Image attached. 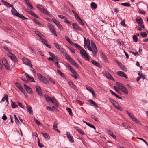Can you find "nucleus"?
Returning <instances> with one entry per match:
<instances>
[{
  "mask_svg": "<svg viewBox=\"0 0 148 148\" xmlns=\"http://www.w3.org/2000/svg\"><path fill=\"white\" fill-rule=\"evenodd\" d=\"M73 45L75 46L77 49L79 50L80 53L82 55V57L84 59L89 61V56L85 51L77 43H74Z\"/></svg>",
  "mask_w": 148,
  "mask_h": 148,
  "instance_id": "f257e3e1",
  "label": "nucleus"
},
{
  "mask_svg": "<svg viewBox=\"0 0 148 148\" xmlns=\"http://www.w3.org/2000/svg\"><path fill=\"white\" fill-rule=\"evenodd\" d=\"M11 12L12 14L20 18L23 20L27 19V18L25 17L23 15L20 14L15 9L14 7H12V9L11 10Z\"/></svg>",
  "mask_w": 148,
  "mask_h": 148,
  "instance_id": "f03ea898",
  "label": "nucleus"
},
{
  "mask_svg": "<svg viewBox=\"0 0 148 148\" xmlns=\"http://www.w3.org/2000/svg\"><path fill=\"white\" fill-rule=\"evenodd\" d=\"M36 7L38 8L40 11L42 12L43 13L47 15H48L50 17L51 16V14L48 13V12L45 10V8L42 5L40 4H37L36 5Z\"/></svg>",
  "mask_w": 148,
  "mask_h": 148,
  "instance_id": "7ed1b4c3",
  "label": "nucleus"
},
{
  "mask_svg": "<svg viewBox=\"0 0 148 148\" xmlns=\"http://www.w3.org/2000/svg\"><path fill=\"white\" fill-rule=\"evenodd\" d=\"M37 76L39 80L41 82H42L46 84H47L48 81L46 78L40 74L38 73Z\"/></svg>",
  "mask_w": 148,
  "mask_h": 148,
  "instance_id": "20e7f679",
  "label": "nucleus"
},
{
  "mask_svg": "<svg viewBox=\"0 0 148 148\" xmlns=\"http://www.w3.org/2000/svg\"><path fill=\"white\" fill-rule=\"evenodd\" d=\"M91 45L93 49V51H92L93 54L95 56H96L97 55V49L95 43L92 41L91 42Z\"/></svg>",
  "mask_w": 148,
  "mask_h": 148,
  "instance_id": "39448f33",
  "label": "nucleus"
},
{
  "mask_svg": "<svg viewBox=\"0 0 148 148\" xmlns=\"http://www.w3.org/2000/svg\"><path fill=\"white\" fill-rule=\"evenodd\" d=\"M2 62L3 64L4 65L6 69L8 70H9L10 68L9 67L8 62L6 59L5 58H3L2 60Z\"/></svg>",
  "mask_w": 148,
  "mask_h": 148,
  "instance_id": "423d86ee",
  "label": "nucleus"
},
{
  "mask_svg": "<svg viewBox=\"0 0 148 148\" xmlns=\"http://www.w3.org/2000/svg\"><path fill=\"white\" fill-rule=\"evenodd\" d=\"M104 75L108 78L114 81V79L112 77L111 75L107 71H105L104 72Z\"/></svg>",
  "mask_w": 148,
  "mask_h": 148,
  "instance_id": "0eeeda50",
  "label": "nucleus"
},
{
  "mask_svg": "<svg viewBox=\"0 0 148 148\" xmlns=\"http://www.w3.org/2000/svg\"><path fill=\"white\" fill-rule=\"evenodd\" d=\"M126 112L133 121L137 123H138L139 122L138 120L135 118L134 116L131 113H130L128 110H126Z\"/></svg>",
  "mask_w": 148,
  "mask_h": 148,
  "instance_id": "6e6552de",
  "label": "nucleus"
},
{
  "mask_svg": "<svg viewBox=\"0 0 148 148\" xmlns=\"http://www.w3.org/2000/svg\"><path fill=\"white\" fill-rule=\"evenodd\" d=\"M49 29L51 31V32L53 33L56 36H57V35L56 33L55 30L54 29V27L51 24H48V25Z\"/></svg>",
  "mask_w": 148,
  "mask_h": 148,
  "instance_id": "1a4fd4ad",
  "label": "nucleus"
},
{
  "mask_svg": "<svg viewBox=\"0 0 148 148\" xmlns=\"http://www.w3.org/2000/svg\"><path fill=\"white\" fill-rule=\"evenodd\" d=\"M68 60L74 66L77 68H79V66L75 62L74 60L71 57H70Z\"/></svg>",
  "mask_w": 148,
  "mask_h": 148,
  "instance_id": "9d476101",
  "label": "nucleus"
},
{
  "mask_svg": "<svg viewBox=\"0 0 148 148\" xmlns=\"http://www.w3.org/2000/svg\"><path fill=\"white\" fill-rule=\"evenodd\" d=\"M8 56L14 62H16L17 60L16 58V56L12 53H9L8 54Z\"/></svg>",
  "mask_w": 148,
  "mask_h": 148,
  "instance_id": "9b49d317",
  "label": "nucleus"
},
{
  "mask_svg": "<svg viewBox=\"0 0 148 148\" xmlns=\"http://www.w3.org/2000/svg\"><path fill=\"white\" fill-rule=\"evenodd\" d=\"M23 61L25 64L29 66L30 67H32V65L31 63V62L28 59L24 58H23Z\"/></svg>",
  "mask_w": 148,
  "mask_h": 148,
  "instance_id": "f8f14e48",
  "label": "nucleus"
},
{
  "mask_svg": "<svg viewBox=\"0 0 148 148\" xmlns=\"http://www.w3.org/2000/svg\"><path fill=\"white\" fill-rule=\"evenodd\" d=\"M73 29L76 30H80L82 31L81 28L76 23H73L72 24Z\"/></svg>",
  "mask_w": 148,
  "mask_h": 148,
  "instance_id": "ddd939ff",
  "label": "nucleus"
},
{
  "mask_svg": "<svg viewBox=\"0 0 148 148\" xmlns=\"http://www.w3.org/2000/svg\"><path fill=\"white\" fill-rule=\"evenodd\" d=\"M66 133L67 138H68L69 140L71 143L74 142V140L73 137L70 134V133L69 132H66Z\"/></svg>",
  "mask_w": 148,
  "mask_h": 148,
  "instance_id": "4468645a",
  "label": "nucleus"
},
{
  "mask_svg": "<svg viewBox=\"0 0 148 148\" xmlns=\"http://www.w3.org/2000/svg\"><path fill=\"white\" fill-rule=\"evenodd\" d=\"M54 45L56 48L62 53H63L64 49L62 48H61L60 46L57 43H54Z\"/></svg>",
  "mask_w": 148,
  "mask_h": 148,
  "instance_id": "2eb2a0df",
  "label": "nucleus"
},
{
  "mask_svg": "<svg viewBox=\"0 0 148 148\" xmlns=\"http://www.w3.org/2000/svg\"><path fill=\"white\" fill-rule=\"evenodd\" d=\"M37 92L40 96L42 95V91L40 87L38 85H36L35 87Z\"/></svg>",
  "mask_w": 148,
  "mask_h": 148,
  "instance_id": "dca6fc26",
  "label": "nucleus"
},
{
  "mask_svg": "<svg viewBox=\"0 0 148 148\" xmlns=\"http://www.w3.org/2000/svg\"><path fill=\"white\" fill-rule=\"evenodd\" d=\"M117 74L119 76L123 77L126 79H127L128 77L125 73L122 71H118L117 72Z\"/></svg>",
  "mask_w": 148,
  "mask_h": 148,
  "instance_id": "f3484780",
  "label": "nucleus"
},
{
  "mask_svg": "<svg viewBox=\"0 0 148 148\" xmlns=\"http://www.w3.org/2000/svg\"><path fill=\"white\" fill-rule=\"evenodd\" d=\"M24 86L25 89L27 93H32V90L31 88L29 87L25 84L24 85Z\"/></svg>",
  "mask_w": 148,
  "mask_h": 148,
  "instance_id": "a211bd4d",
  "label": "nucleus"
},
{
  "mask_svg": "<svg viewBox=\"0 0 148 148\" xmlns=\"http://www.w3.org/2000/svg\"><path fill=\"white\" fill-rule=\"evenodd\" d=\"M1 2L4 5L6 6L8 8L11 7L12 8L13 7V6L9 3L8 2L3 0H1Z\"/></svg>",
  "mask_w": 148,
  "mask_h": 148,
  "instance_id": "6ab92c4d",
  "label": "nucleus"
},
{
  "mask_svg": "<svg viewBox=\"0 0 148 148\" xmlns=\"http://www.w3.org/2000/svg\"><path fill=\"white\" fill-rule=\"evenodd\" d=\"M109 99L116 108L119 105V104L113 99L110 98Z\"/></svg>",
  "mask_w": 148,
  "mask_h": 148,
  "instance_id": "aec40b11",
  "label": "nucleus"
},
{
  "mask_svg": "<svg viewBox=\"0 0 148 148\" xmlns=\"http://www.w3.org/2000/svg\"><path fill=\"white\" fill-rule=\"evenodd\" d=\"M68 84L71 88L74 90H77V87L73 83L69 81L68 82Z\"/></svg>",
  "mask_w": 148,
  "mask_h": 148,
  "instance_id": "412c9836",
  "label": "nucleus"
},
{
  "mask_svg": "<svg viewBox=\"0 0 148 148\" xmlns=\"http://www.w3.org/2000/svg\"><path fill=\"white\" fill-rule=\"evenodd\" d=\"M86 88L87 89V90H88L89 91L91 92L93 97L95 96V92L93 90L92 88L91 87H89L88 86H87L86 87Z\"/></svg>",
  "mask_w": 148,
  "mask_h": 148,
  "instance_id": "4be33fe9",
  "label": "nucleus"
},
{
  "mask_svg": "<svg viewBox=\"0 0 148 148\" xmlns=\"http://www.w3.org/2000/svg\"><path fill=\"white\" fill-rule=\"evenodd\" d=\"M120 90L123 92L125 93L127 95L128 93L127 89L126 88L123 86Z\"/></svg>",
  "mask_w": 148,
  "mask_h": 148,
  "instance_id": "5701e85b",
  "label": "nucleus"
},
{
  "mask_svg": "<svg viewBox=\"0 0 148 148\" xmlns=\"http://www.w3.org/2000/svg\"><path fill=\"white\" fill-rule=\"evenodd\" d=\"M25 75L26 76V77L28 78V79L30 80V81L32 82H35V81L34 79V78L32 77H30L29 76V75L26 73H25Z\"/></svg>",
  "mask_w": 148,
  "mask_h": 148,
  "instance_id": "b1692460",
  "label": "nucleus"
},
{
  "mask_svg": "<svg viewBox=\"0 0 148 148\" xmlns=\"http://www.w3.org/2000/svg\"><path fill=\"white\" fill-rule=\"evenodd\" d=\"M27 111L30 114H33V112L32 108L30 106H28L26 107Z\"/></svg>",
  "mask_w": 148,
  "mask_h": 148,
  "instance_id": "393cba45",
  "label": "nucleus"
},
{
  "mask_svg": "<svg viewBox=\"0 0 148 148\" xmlns=\"http://www.w3.org/2000/svg\"><path fill=\"white\" fill-rule=\"evenodd\" d=\"M74 128L77 131H78L79 133H80L82 135H85V134L79 128V127H74Z\"/></svg>",
  "mask_w": 148,
  "mask_h": 148,
  "instance_id": "a878e982",
  "label": "nucleus"
},
{
  "mask_svg": "<svg viewBox=\"0 0 148 148\" xmlns=\"http://www.w3.org/2000/svg\"><path fill=\"white\" fill-rule=\"evenodd\" d=\"M87 40H88V43H87L88 45L86 46L87 48L89 50H90V51L92 52V51H93V50L91 48V47L90 46V42L89 40L88 39H87Z\"/></svg>",
  "mask_w": 148,
  "mask_h": 148,
  "instance_id": "bb28decb",
  "label": "nucleus"
},
{
  "mask_svg": "<svg viewBox=\"0 0 148 148\" xmlns=\"http://www.w3.org/2000/svg\"><path fill=\"white\" fill-rule=\"evenodd\" d=\"M107 132L109 135L112 136V137L114 138H116V136L110 130H107Z\"/></svg>",
  "mask_w": 148,
  "mask_h": 148,
  "instance_id": "cd10ccee",
  "label": "nucleus"
},
{
  "mask_svg": "<svg viewBox=\"0 0 148 148\" xmlns=\"http://www.w3.org/2000/svg\"><path fill=\"white\" fill-rule=\"evenodd\" d=\"M77 21L79 23L81 24L82 25H84V24L82 20L80 19L79 17V16L77 17L76 18Z\"/></svg>",
  "mask_w": 148,
  "mask_h": 148,
  "instance_id": "c85d7f7f",
  "label": "nucleus"
},
{
  "mask_svg": "<svg viewBox=\"0 0 148 148\" xmlns=\"http://www.w3.org/2000/svg\"><path fill=\"white\" fill-rule=\"evenodd\" d=\"M42 134L45 138L46 140H49L50 139V137L48 135V134L46 133H43Z\"/></svg>",
  "mask_w": 148,
  "mask_h": 148,
  "instance_id": "c756f323",
  "label": "nucleus"
},
{
  "mask_svg": "<svg viewBox=\"0 0 148 148\" xmlns=\"http://www.w3.org/2000/svg\"><path fill=\"white\" fill-rule=\"evenodd\" d=\"M28 12L29 13V14H31L32 16H33L34 17H36L37 18H38V17L37 16V15L32 11H28Z\"/></svg>",
  "mask_w": 148,
  "mask_h": 148,
  "instance_id": "7c9ffc66",
  "label": "nucleus"
},
{
  "mask_svg": "<svg viewBox=\"0 0 148 148\" xmlns=\"http://www.w3.org/2000/svg\"><path fill=\"white\" fill-rule=\"evenodd\" d=\"M90 5L91 8L92 9H95L97 7V6L96 4L94 2H92Z\"/></svg>",
  "mask_w": 148,
  "mask_h": 148,
  "instance_id": "2f4dec72",
  "label": "nucleus"
},
{
  "mask_svg": "<svg viewBox=\"0 0 148 148\" xmlns=\"http://www.w3.org/2000/svg\"><path fill=\"white\" fill-rule=\"evenodd\" d=\"M65 38L67 41L70 43L71 45H73L74 44V43L70 39L68 36L65 37Z\"/></svg>",
  "mask_w": 148,
  "mask_h": 148,
  "instance_id": "473e14b6",
  "label": "nucleus"
},
{
  "mask_svg": "<svg viewBox=\"0 0 148 148\" xmlns=\"http://www.w3.org/2000/svg\"><path fill=\"white\" fill-rule=\"evenodd\" d=\"M44 97L47 101H52V99L50 98L49 96L45 94L44 95Z\"/></svg>",
  "mask_w": 148,
  "mask_h": 148,
  "instance_id": "72a5a7b5",
  "label": "nucleus"
},
{
  "mask_svg": "<svg viewBox=\"0 0 148 148\" xmlns=\"http://www.w3.org/2000/svg\"><path fill=\"white\" fill-rule=\"evenodd\" d=\"M92 63L97 67L100 66V64L94 60H92L91 61Z\"/></svg>",
  "mask_w": 148,
  "mask_h": 148,
  "instance_id": "f704fd0d",
  "label": "nucleus"
},
{
  "mask_svg": "<svg viewBox=\"0 0 148 148\" xmlns=\"http://www.w3.org/2000/svg\"><path fill=\"white\" fill-rule=\"evenodd\" d=\"M57 71L58 74L60 75L63 78H65V76L64 74L62 73L59 70L57 69Z\"/></svg>",
  "mask_w": 148,
  "mask_h": 148,
  "instance_id": "c9c22d12",
  "label": "nucleus"
},
{
  "mask_svg": "<svg viewBox=\"0 0 148 148\" xmlns=\"http://www.w3.org/2000/svg\"><path fill=\"white\" fill-rule=\"evenodd\" d=\"M66 110L68 111L69 114L70 116H73V114L71 110L69 108H66Z\"/></svg>",
  "mask_w": 148,
  "mask_h": 148,
  "instance_id": "e433bc0d",
  "label": "nucleus"
},
{
  "mask_svg": "<svg viewBox=\"0 0 148 148\" xmlns=\"http://www.w3.org/2000/svg\"><path fill=\"white\" fill-rule=\"evenodd\" d=\"M121 5L127 7H130L131 6V5L130 4V3L128 2L122 3L121 4Z\"/></svg>",
  "mask_w": 148,
  "mask_h": 148,
  "instance_id": "4c0bfd02",
  "label": "nucleus"
},
{
  "mask_svg": "<svg viewBox=\"0 0 148 148\" xmlns=\"http://www.w3.org/2000/svg\"><path fill=\"white\" fill-rule=\"evenodd\" d=\"M51 101L52 103H53L55 105L57 106H58V104L57 103V102L56 100V99L54 98H53V100L52 99V101Z\"/></svg>",
  "mask_w": 148,
  "mask_h": 148,
  "instance_id": "58836bf2",
  "label": "nucleus"
},
{
  "mask_svg": "<svg viewBox=\"0 0 148 148\" xmlns=\"http://www.w3.org/2000/svg\"><path fill=\"white\" fill-rule=\"evenodd\" d=\"M136 21L138 24L142 23L143 21L142 19L140 18H136Z\"/></svg>",
  "mask_w": 148,
  "mask_h": 148,
  "instance_id": "ea45409f",
  "label": "nucleus"
},
{
  "mask_svg": "<svg viewBox=\"0 0 148 148\" xmlns=\"http://www.w3.org/2000/svg\"><path fill=\"white\" fill-rule=\"evenodd\" d=\"M11 106L12 108H15L17 107V105L16 104H15V103L12 101V100L11 101Z\"/></svg>",
  "mask_w": 148,
  "mask_h": 148,
  "instance_id": "a19ab883",
  "label": "nucleus"
},
{
  "mask_svg": "<svg viewBox=\"0 0 148 148\" xmlns=\"http://www.w3.org/2000/svg\"><path fill=\"white\" fill-rule=\"evenodd\" d=\"M140 35L142 37H146L147 36V34L145 32H142L140 33Z\"/></svg>",
  "mask_w": 148,
  "mask_h": 148,
  "instance_id": "79ce46f5",
  "label": "nucleus"
},
{
  "mask_svg": "<svg viewBox=\"0 0 148 148\" xmlns=\"http://www.w3.org/2000/svg\"><path fill=\"white\" fill-rule=\"evenodd\" d=\"M116 85L120 89L123 86V85L122 84L118 82L116 83Z\"/></svg>",
  "mask_w": 148,
  "mask_h": 148,
  "instance_id": "37998d69",
  "label": "nucleus"
},
{
  "mask_svg": "<svg viewBox=\"0 0 148 148\" xmlns=\"http://www.w3.org/2000/svg\"><path fill=\"white\" fill-rule=\"evenodd\" d=\"M57 26L60 30L62 31L64 30V28L62 26L60 23L57 25Z\"/></svg>",
  "mask_w": 148,
  "mask_h": 148,
  "instance_id": "c03bdc74",
  "label": "nucleus"
},
{
  "mask_svg": "<svg viewBox=\"0 0 148 148\" xmlns=\"http://www.w3.org/2000/svg\"><path fill=\"white\" fill-rule=\"evenodd\" d=\"M52 21H53L54 23L56 24V25L57 26L58 24L60 23V22L58 21L57 20H56V19H52Z\"/></svg>",
  "mask_w": 148,
  "mask_h": 148,
  "instance_id": "a18cd8bd",
  "label": "nucleus"
},
{
  "mask_svg": "<svg viewBox=\"0 0 148 148\" xmlns=\"http://www.w3.org/2000/svg\"><path fill=\"white\" fill-rule=\"evenodd\" d=\"M133 40L134 42H137L138 38L135 35H134L133 36Z\"/></svg>",
  "mask_w": 148,
  "mask_h": 148,
  "instance_id": "49530a36",
  "label": "nucleus"
},
{
  "mask_svg": "<svg viewBox=\"0 0 148 148\" xmlns=\"http://www.w3.org/2000/svg\"><path fill=\"white\" fill-rule=\"evenodd\" d=\"M14 117L15 122L16 124H18V123H20L18 120V119L17 118L16 116L15 115H14Z\"/></svg>",
  "mask_w": 148,
  "mask_h": 148,
  "instance_id": "de8ad7c7",
  "label": "nucleus"
},
{
  "mask_svg": "<svg viewBox=\"0 0 148 148\" xmlns=\"http://www.w3.org/2000/svg\"><path fill=\"white\" fill-rule=\"evenodd\" d=\"M15 85L19 89V90L20 89L22 88L21 85L17 82H16L15 83Z\"/></svg>",
  "mask_w": 148,
  "mask_h": 148,
  "instance_id": "09e8293b",
  "label": "nucleus"
},
{
  "mask_svg": "<svg viewBox=\"0 0 148 148\" xmlns=\"http://www.w3.org/2000/svg\"><path fill=\"white\" fill-rule=\"evenodd\" d=\"M138 75L140 76L143 79H145V75L140 74V73H138Z\"/></svg>",
  "mask_w": 148,
  "mask_h": 148,
  "instance_id": "8fccbe9b",
  "label": "nucleus"
},
{
  "mask_svg": "<svg viewBox=\"0 0 148 148\" xmlns=\"http://www.w3.org/2000/svg\"><path fill=\"white\" fill-rule=\"evenodd\" d=\"M34 120L35 121L36 123L38 125H41V123H40L38 121V120H37L35 118H34Z\"/></svg>",
  "mask_w": 148,
  "mask_h": 148,
  "instance_id": "3c124183",
  "label": "nucleus"
},
{
  "mask_svg": "<svg viewBox=\"0 0 148 148\" xmlns=\"http://www.w3.org/2000/svg\"><path fill=\"white\" fill-rule=\"evenodd\" d=\"M71 75L75 79H77V73L76 72L73 73V75Z\"/></svg>",
  "mask_w": 148,
  "mask_h": 148,
  "instance_id": "603ef678",
  "label": "nucleus"
},
{
  "mask_svg": "<svg viewBox=\"0 0 148 148\" xmlns=\"http://www.w3.org/2000/svg\"><path fill=\"white\" fill-rule=\"evenodd\" d=\"M72 12L74 14V16L75 17V18L79 16L76 13V12L74 10H72Z\"/></svg>",
  "mask_w": 148,
  "mask_h": 148,
  "instance_id": "864d4df0",
  "label": "nucleus"
},
{
  "mask_svg": "<svg viewBox=\"0 0 148 148\" xmlns=\"http://www.w3.org/2000/svg\"><path fill=\"white\" fill-rule=\"evenodd\" d=\"M69 49L70 50V51H71V52L73 53H75V50L72 47H68Z\"/></svg>",
  "mask_w": 148,
  "mask_h": 148,
  "instance_id": "5fc2aeb1",
  "label": "nucleus"
},
{
  "mask_svg": "<svg viewBox=\"0 0 148 148\" xmlns=\"http://www.w3.org/2000/svg\"><path fill=\"white\" fill-rule=\"evenodd\" d=\"M58 16L60 18L62 19H65L66 18V17L62 16V15H59Z\"/></svg>",
  "mask_w": 148,
  "mask_h": 148,
  "instance_id": "6e6d98bb",
  "label": "nucleus"
},
{
  "mask_svg": "<svg viewBox=\"0 0 148 148\" xmlns=\"http://www.w3.org/2000/svg\"><path fill=\"white\" fill-rule=\"evenodd\" d=\"M41 40L42 41V42L45 45H47V42L45 40L43 39H42Z\"/></svg>",
  "mask_w": 148,
  "mask_h": 148,
  "instance_id": "4d7b16f0",
  "label": "nucleus"
},
{
  "mask_svg": "<svg viewBox=\"0 0 148 148\" xmlns=\"http://www.w3.org/2000/svg\"><path fill=\"white\" fill-rule=\"evenodd\" d=\"M64 55L66 57V58L67 60H68L70 57L66 53H64Z\"/></svg>",
  "mask_w": 148,
  "mask_h": 148,
  "instance_id": "13d9d810",
  "label": "nucleus"
},
{
  "mask_svg": "<svg viewBox=\"0 0 148 148\" xmlns=\"http://www.w3.org/2000/svg\"><path fill=\"white\" fill-rule=\"evenodd\" d=\"M53 63H54V64L56 65V66H57L59 68H60V66L59 65H58V62H53Z\"/></svg>",
  "mask_w": 148,
  "mask_h": 148,
  "instance_id": "bf43d9fd",
  "label": "nucleus"
},
{
  "mask_svg": "<svg viewBox=\"0 0 148 148\" xmlns=\"http://www.w3.org/2000/svg\"><path fill=\"white\" fill-rule=\"evenodd\" d=\"M138 12L139 13L141 14H145V12L143 10H139V11H138Z\"/></svg>",
  "mask_w": 148,
  "mask_h": 148,
  "instance_id": "052dcab7",
  "label": "nucleus"
},
{
  "mask_svg": "<svg viewBox=\"0 0 148 148\" xmlns=\"http://www.w3.org/2000/svg\"><path fill=\"white\" fill-rule=\"evenodd\" d=\"M88 126L92 128H93L94 129H95V130H96V128H95V127L93 126V125L90 124V123H89V124H88Z\"/></svg>",
  "mask_w": 148,
  "mask_h": 148,
  "instance_id": "680f3d73",
  "label": "nucleus"
},
{
  "mask_svg": "<svg viewBox=\"0 0 148 148\" xmlns=\"http://www.w3.org/2000/svg\"><path fill=\"white\" fill-rule=\"evenodd\" d=\"M121 68L122 70L124 71H126L127 70V69L124 66H123Z\"/></svg>",
  "mask_w": 148,
  "mask_h": 148,
  "instance_id": "e2e57ef3",
  "label": "nucleus"
},
{
  "mask_svg": "<svg viewBox=\"0 0 148 148\" xmlns=\"http://www.w3.org/2000/svg\"><path fill=\"white\" fill-rule=\"evenodd\" d=\"M121 23L122 26H123V27H126V25H125V23L124 20L122 21L121 22Z\"/></svg>",
  "mask_w": 148,
  "mask_h": 148,
  "instance_id": "0e129e2a",
  "label": "nucleus"
},
{
  "mask_svg": "<svg viewBox=\"0 0 148 148\" xmlns=\"http://www.w3.org/2000/svg\"><path fill=\"white\" fill-rule=\"evenodd\" d=\"M110 92L112 94L115 96V97L117 95V94L112 90H110Z\"/></svg>",
  "mask_w": 148,
  "mask_h": 148,
  "instance_id": "69168bd1",
  "label": "nucleus"
},
{
  "mask_svg": "<svg viewBox=\"0 0 148 148\" xmlns=\"http://www.w3.org/2000/svg\"><path fill=\"white\" fill-rule=\"evenodd\" d=\"M53 58L54 59V60H55L57 61H58L59 60V59L58 58V57L55 55L54 56Z\"/></svg>",
  "mask_w": 148,
  "mask_h": 148,
  "instance_id": "338daca9",
  "label": "nucleus"
},
{
  "mask_svg": "<svg viewBox=\"0 0 148 148\" xmlns=\"http://www.w3.org/2000/svg\"><path fill=\"white\" fill-rule=\"evenodd\" d=\"M47 109L49 111H53L52 109L49 106H47Z\"/></svg>",
  "mask_w": 148,
  "mask_h": 148,
  "instance_id": "774afa93",
  "label": "nucleus"
}]
</instances>
